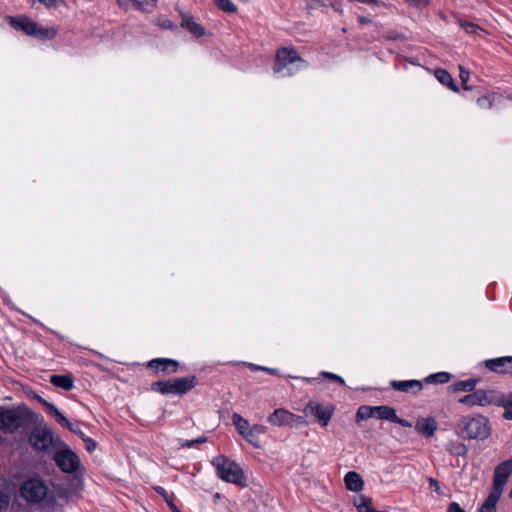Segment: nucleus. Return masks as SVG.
Instances as JSON below:
<instances>
[{
    "label": "nucleus",
    "instance_id": "nucleus-7",
    "mask_svg": "<svg viewBox=\"0 0 512 512\" xmlns=\"http://www.w3.org/2000/svg\"><path fill=\"white\" fill-rule=\"evenodd\" d=\"M21 495L32 503H39L49 495L46 484L39 478H31L21 486Z\"/></svg>",
    "mask_w": 512,
    "mask_h": 512
},
{
    "label": "nucleus",
    "instance_id": "nucleus-42",
    "mask_svg": "<svg viewBox=\"0 0 512 512\" xmlns=\"http://www.w3.org/2000/svg\"><path fill=\"white\" fill-rule=\"evenodd\" d=\"M448 512H465L458 503L451 502L448 506Z\"/></svg>",
    "mask_w": 512,
    "mask_h": 512
},
{
    "label": "nucleus",
    "instance_id": "nucleus-11",
    "mask_svg": "<svg viewBox=\"0 0 512 512\" xmlns=\"http://www.w3.org/2000/svg\"><path fill=\"white\" fill-rule=\"evenodd\" d=\"M511 473L512 462L510 460H506L500 463L495 469L493 478V488L490 493H496L497 496H501L503 488Z\"/></svg>",
    "mask_w": 512,
    "mask_h": 512
},
{
    "label": "nucleus",
    "instance_id": "nucleus-49",
    "mask_svg": "<svg viewBox=\"0 0 512 512\" xmlns=\"http://www.w3.org/2000/svg\"><path fill=\"white\" fill-rule=\"evenodd\" d=\"M358 21L360 24H367V23H370L371 20L369 18H366V17H362V16H359L358 17Z\"/></svg>",
    "mask_w": 512,
    "mask_h": 512
},
{
    "label": "nucleus",
    "instance_id": "nucleus-15",
    "mask_svg": "<svg viewBox=\"0 0 512 512\" xmlns=\"http://www.w3.org/2000/svg\"><path fill=\"white\" fill-rule=\"evenodd\" d=\"M415 429L425 437H432L437 429V424L432 418H419L416 421Z\"/></svg>",
    "mask_w": 512,
    "mask_h": 512
},
{
    "label": "nucleus",
    "instance_id": "nucleus-39",
    "mask_svg": "<svg viewBox=\"0 0 512 512\" xmlns=\"http://www.w3.org/2000/svg\"><path fill=\"white\" fill-rule=\"evenodd\" d=\"M84 442H85V447H86L87 451L93 452L96 449L97 444L93 439L88 437V438L84 439Z\"/></svg>",
    "mask_w": 512,
    "mask_h": 512
},
{
    "label": "nucleus",
    "instance_id": "nucleus-45",
    "mask_svg": "<svg viewBox=\"0 0 512 512\" xmlns=\"http://www.w3.org/2000/svg\"><path fill=\"white\" fill-rule=\"evenodd\" d=\"M250 367H251L252 369H255V370H263V371H268V372H270V373L275 372V370H274V369L265 368V367H261V366H256V365H254V364H251V365H250Z\"/></svg>",
    "mask_w": 512,
    "mask_h": 512
},
{
    "label": "nucleus",
    "instance_id": "nucleus-53",
    "mask_svg": "<svg viewBox=\"0 0 512 512\" xmlns=\"http://www.w3.org/2000/svg\"><path fill=\"white\" fill-rule=\"evenodd\" d=\"M465 454V451L459 450L458 455Z\"/></svg>",
    "mask_w": 512,
    "mask_h": 512
},
{
    "label": "nucleus",
    "instance_id": "nucleus-29",
    "mask_svg": "<svg viewBox=\"0 0 512 512\" xmlns=\"http://www.w3.org/2000/svg\"><path fill=\"white\" fill-rule=\"evenodd\" d=\"M451 379V375L447 372H438L435 374H431L425 378V382L427 383H435V384H444L449 382Z\"/></svg>",
    "mask_w": 512,
    "mask_h": 512
},
{
    "label": "nucleus",
    "instance_id": "nucleus-18",
    "mask_svg": "<svg viewBox=\"0 0 512 512\" xmlns=\"http://www.w3.org/2000/svg\"><path fill=\"white\" fill-rule=\"evenodd\" d=\"M289 411L284 408H279L274 410L272 414L269 415L267 421L277 427L281 426H289Z\"/></svg>",
    "mask_w": 512,
    "mask_h": 512
},
{
    "label": "nucleus",
    "instance_id": "nucleus-19",
    "mask_svg": "<svg viewBox=\"0 0 512 512\" xmlns=\"http://www.w3.org/2000/svg\"><path fill=\"white\" fill-rule=\"evenodd\" d=\"M344 481L346 488L350 491L358 492L363 489L364 481L357 472H348L344 477Z\"/></svg>",
    "mask_w": 512,
    "mask_h": 512
},
{
    "label": "nucleus",
    "instance_id": "nucleus-33",
    "mask_svg": "<svg viewBox=\"0 0 512 512\" xmlns=\"http://www.w3.org/2000/svg\"><path fill=\"white\" fill-rule=\"evenodd\" d=\"M460 26L469 34H474L479 32H482L483 30L477 26L476 24L468 21H460Z\"/></svg>",
    "mask_w": 512,
    "mask_h": 512
},
{
    "label": "nucleus",
    "instance_id": "nucleus-32",
    "mask_svg": "<svg viewBox=\"0 0 512 512\" xmlns=\"http://www.w3.org/2000/svg\"><path fill=\"white\" fill-rule=\"evenodd\" d=\"M155 490L164 497L166 503L168 504V506H169V508L171 509L172 512H181L176 507V505L172 502V500L170 499L169 494L167 493V491L164 488L156 487Z\"/></svg>",
    "mask_w": 512,
    "mask_h": 512
},
{
    "label": "nucleus",
    "instance_id": "nucleus-5",
    "mask_svg": "<svg viewBox=\"0 0 512 512\" xmlns=\"http://www.w3.org/2000/svg\"><path fill=\"white\" fill-rule=\"evenodd\" d=\"M219 478L226 482L239 484L243 478V472L238 464L225 456H218L212 461Z\"/></svg>",
    "mask_w": 512,
    "mask_h": 512
},
{
    "label": "nucleus",
    "instance_id": "nucleus-27",
    "mask_svg": "<svg viewBox=\"0 0 512 512\" xmlns=\"http://www.w3.org/2000/svg\"><path fill=\"white\" fill-rule=\"evenodd\" d=\"M375 406H360L356 413V421H363L375 417Z\"/></svg>",
    "mask_w": 512,
    "mask_h": 512
},
{
    "label": "nucleus",
    "instance_id": "nucleus-24",
    "mask_svg": "<svg viewBox=\"0 0 512 512\" xmlns=\"http://www.w3.org/2000/svg\"><path fill=\"white\" fill-rule=\"evenodd\" d=\"M435 76L440 83L449 87L453 91H457L458 88L454 85L453 78L451 75L444 69H436Z\"/></svg>",
    "mask_w": 512,
    "mask_h": 512
},
{
    "label": "nucleus",
    "instance_id": "nucleus-55",
    "mask_svg": "<svg viewBox=\"0 0 512 512\" xmlns=\"http://www.w3.org/2000/svg\"><path fill=\"white\" fill-rule=\"evenodd\" d=\"M509 460L512 462V458H511V459H509Z\"/></svg>",
    "mask_w": 512,
    "mask_h": 512
},
{
    "label": "nucleus",
    "instance_id": "nucleus-37",
    "mask_svg": "<svg viewBox=\"0 0 512 512\" xmlns=\"http://www.w3.org/2000/svg\"><path fill=\"white\" fill-rule=\"evenodd\" d=\"M404 2L408 3L411 6L422 8L428 5L427 0H404Z\"/></svg>",
    "mask_w": 512,
    "mask_h": 512
},
{
    "label": "nucleus",
    "instance_id": "nucleus-21",
    "mask_svg": "<svg viewBox=\"0 0 512 512\" xmlns=\"http://www.w3.org/2000/svg\"><path fill=\"white\" fill-rule=\"evenodd\" d=\"M50 382L54 386L64 390H71L74 386V379L70 375H52Z\"/></svg>",
    "mask_w": 512,
    "mask_h": 512
},
{
    "label": "nucleus",
    "instance_id": "nucleus-17",
    "mask_svg": "<svg viewBox=\"0 0 512 512\" xmlns=\"http://www.w3.org/2000/svg\"><path fill=\"white\" fill-rule=\"evenodd\" d=\"M496 397L498 398V403H494L495 406H501L504 408L503 417L506 420H512V393H501L496 391Z\"/></svg>",
    "mask_w": 512,
    "mask_h": 512
},
{
    "label": "nucleus",
    "instance_id": "nucleus-10",
    "mask_svg": "<svg viewBox=\"0 0 512 512\" xmlns=\"http://www.w3.org/2000/svg\"><path fill=\"white\" fill-rule=\"evenodd\" d=\"M54 460L61 471L68 474H73L81 468L79 457L69 448L57 451Z\"/></svg>",
    "mask_w": 512,
    "mask_h": 512
},
{
    "label": "nucleus",
    "instance_id": "nucleus-46",
    "mask_svg": "<svg viewBox=\"0 0 512 512\" xmlns=\"http://www.w3.org/2000/svg\"><path fill=\"white\" fill-rule=\"evenodd\" d=\"M193 442H194L195 444L205 443V442H207V437H205V436H201V437H199V438L193 439Z\"/></svg>",
    "mask_w": 512,
    "mask_h": 512
},
{
    "label": "nucleus",
    "instance_id": "nucleus-54",
    "mask_svg": "<svg viewBox=\"0 0 512 512\" xmlns=\"http://www.w3.org/2000/svg\"><path fill=\"white\" fill-rule=\"evenodd\" d=\"M465 454V451L459 450L458 455Z\"/></svg>",
    "mask_w": 512,
    "mask_h": 512
},
{
    "label": "nucleus",
    "instance_id": "nucleus-22",
    "mask_svg": "<svg viewBox=\"0 0 512 512\" xmlns=\"http://www.w3.org/2000/svg\"><path fill=\"white\" fill-rule=\"evenodd\" d=\"M44 407L47 409V411H48V413H49L50 415H52L53 417H55L56 421H57L60 425H62V426H64V427L68 428L69 430H73V426H72V424H71V423L67 420V418H66V417H65V416H64V415H63V414H62V413L57 409V407H56L54 404H52V403L48 402V403H46V404H45V406H44Z\"/></svg>",
    "mask_w": 512,
    "mask_h": 512
},
{
    "label": "nucleus",
    "instance_id": "nucleus-14",
    "mask_svg": "<svg viewBox=\"0 0 512 512\" xmlns=\"http://www.w3.org/2000/svg\"><path fill=\"white\" fill-rule=\"evenodd\" d=\"M393 389L405 393H418L422 390V382L419 380H393L391 381Z\"/></svg>",
    "mask_w": 512,
    "mask_h": 512
},
{
    "label": "nucleus",
    "instance_id": "nucleus-35",
    "mask_svg": "<svg viewBox=\"0 0 512 512\" xmlns=\"http://www.w3.org/2000/svg\"><path fill=\"white\" fill-rule=\"evenodd\" d=\"M321 375L325 378H328V379H331V380H334V381H337L339 382L341 385H344L345 384V381L342 377L334 374V373H331V372H326V371H323L321 372Z\"/></svg>",
    "mask_w": 512,
    "mask_h": 512
},
{
    "label": "nucleus",
    "instance_id": "nucleus-16",
    "mask_svg": "<svg viewBox=\"0 0 512 512\" xmlns=\"http://www.w3.org/2000/svg\"><path fill=\"white\" fill-rule=\"evenodd\" d=\"M233 425L236 427L237 431L250 443L254 444L251 439V431L250 425L246 419H244L241 415L234 413L232 416Z\"/></svg>",
    "mask_w": 512,
    "mask_h": 512
},
{
    "label": "nucleus",
    "instance_id": "nucleus-13",
    "mask_svg": "<svg viewBox=\"0 0 512 512\" xmlns=\"http://www.w3.org/2000/svg\"><path fill=\"white\" fill-rule=\"evenodd\" d=\"M486 367L494 372L512 374V357H500L486 360Z\"/></svg>",
    "mask_w": 512,
    "mask_h": 512
},
{
    "label": "nucleus",
    "instance_id": "nucleus-30",
    "mask_svg": "<svg viewBox=\"0 0 512 512\" xmlns=\"http://www.w3.org/2000/svg\"><path fill=\"white\" fill-rule=\"evenodd\" d=\"M134 7L140 11L152 12L156 7V0H134Z\"/></svg>",
    "mask_w": 512,
    "mask_h": 512
},
{
    "label": "nucleus",
    "instance_id": "nucleus-3",
    "mask_svg": "<svg viewBox=\"0 0 512 512\" xmlns=\"http://www.w3.org/2000/svg\"><path fill=\"white\" fill-rule=\"evenodd\" d=\"M9 23L15 29L41 40L53 39L58 33V28L39 26L35 21L26 16L9 17Z\"/></svg>",
    "mask_w": 512,
    "mask_h": 512
},
{
    "label": "nucleus",
    "instance_id": "nucleus-48",
    "mask_svg": "<svg viewBox=\"0 0 512 512\" xmlns=\"http://www.w3.org/2000/svg\"><path fill=\"white\" fill-rule=\"evenodd\" d=\"M34 398L39 402L41 403L43 406H45L46 403H48L47 400H45L44 398H42L41 396L35 394L34 395Z\"/></svg>",
    "mask_w": 512,
    "mask_h": 512
},
{
    "label": "nucleus",
    "instance_id": "nucleus-44",
    "mask_svg": "<svg viewBox=\"0 0 512 512\" xmlns=\"http://www.w3.org/2000/svg\"><path fill=\"white\" fill-rule=\"evenodd\" d=\"M393 422H394V423H397V424H399V425H401V426H403V427H411V426H412L410 422H408V421H407V420H405V419H401V418H399L398 416H397V419H396V420H394Z\"/></svg>",
    "mask_w": 512,
    "mask_h": 512
},
{
    "label": "nucleus",
    "instance_id": "nucleus-23",
    "mask_svg": "<svg viewBox=\"0 0 512 512\" xmlns=\"http://www.w3.org/2000/svg\"><path fill=\"white\" fill-rule=\"evenodd\" d=\"M478 382V379L470 378L454 383L452 388L454 392H473Z\"/></svg>",
    "mask_w": 512,
    "mask_h": 512
},
{
    "label": "nucleus",
    "instance_id": "nucleus-8",
    "mask_svg": "<svg viewBox=\"0 0 512 512\" xmlns=\"http://www.w3.org/2000/svg\"><path fill=\"white\" fill-rule=\"evenodd\" d=\"M498 398L496 397V390H484L478 389L474 390L472 393L465 395L464 397L459 399V403L463 404L469 408L474 406H491L494 403H498Z\"/></svg>",
    "mask_w": 512,
    "mask_h": 512
},
{
    "label": "nucleus",
    "instance_id": "nucleus-40",
    "mask_svg": "<svg viewBox=\"0 0 512 512\" xmlns=\"http://www.w3.org/2000/svg\"><path fill=\"white\" fill-rule=\"evenodd\" d=\"M9 505V497L4 493L0 492V511L7 508Z\"/></svg>",
    "mask_w": 512,
    "mask_h": 512
},
{
    "label": "nucleus",
    "instance_id": "nucleus-26",
    "mask_svg": "<svg viewBox=\"0 0 512 512\" xmlns=\"http://www.w3.org/2000/svg\"><path fill=\"white\" fill-rule=\"evenodd\" d=\"M182 25L186 27L195 37H201L204 35V29L198 23H196L193 18L184 17Z\"/></svg>",
    "mask_w": 512,
    "mask_h": 512
},
{
    "label": "nucleus",
    "instance_id": "nucleus-51",
    "mask_svg": "<svg viewBox=\"0 0 512 512\" xmlns=\"http://www.w3.org/2000/svg\"><path fill=\"white\" fill-rule=\"evenodd\" d=\"M459 448H460L461 450H463V451H465V450H466V448H465V446H464V445H461Z\"/></svg>",
    "mask_w": 512,
    "mask_h": 512
},
{
    "label": "nucleus",
    "instance_id": "nucleus-2",
    "mask_svg": "<svg viewBox=\"0 0 512 512\" xmlns=\"http://www.w3.org/2000/svg\"><path fill=\"white\" fill-rule=\"evenodd\" d=\"M31 411L25 406L0 411V429L5 433H14L28 425Z\"/></svg>",
    "mask_w": 512,
    "mask_h": 512
},
{
    "label": "nucleus",
    "instance_id": "nucleus-28",
    "mask_svg": "<svg viewBox=\"0 0 512 512\" xmlns=\"http://www.w3.org/2000/svg\"><path fill=\"white\" fill-rule=\"evenodd\" d=\"M499 498L500 496H497L496 493H490L479 512H496V504Z\"/></svg>",
    "mask_w": 512,
    "mask_h": 512
},
{
    "label": "nucleus",
    "instance_id": "nucleus-34",
    "mask_svg": "<svg viewBox=\"0 0 512 512\" xmlns=\"http://www.w3.org/2000/svg\"><path fill=\"white\" fill-rule=\"evenodd\" d=\"M41 4H43L48 9H56L61 5L65 4L64 0H38Z\"/></svg>",
    "mask_w": 512,
    "mask_h": 512
},
{
    "label": "nucleus",
    "instance_id": "nucleus-52",
    "mask_svg": "<svg viewBox=\"0 0 512 512\" xmlns=\"http://www.w3.org/2000/svg\"><path fill=\"white\" fill-rule=\"evenodd\" d=\"M465 454V451L459 450L458 455Z\"/></svg>",
    "mask_w": 512,
    "mask_h": 512
},
{
    "label": "nucleus",
    "instance_id": "nucleus-41",
    "mask_svg": "<svg viewBox=\"0 0 512 512\" xmlns=\"http://www.w3.org/2000/svg\"><path fill=\"white\" fill-rule=\"evenodd\" d=\"M428 482H429L430 486H431V487H432V488H433V489H434L438 494H440V493H441V491H440V484H439V482H438L436 479H434V478L430 477V478H428Z\"/></svg>",
    "mask_w": 512,
    "mask_h": 512
},
{
    "label": "nucleus",
    "instance_id": "nucleus-9",
    "mask_svg": "<svg viewBox=\"0 0 512 512\" xmlns=\"http://www.w3.org/2000/svg\"><path fill=\"white\" fill-rule=\"evenodd\" d=\"M334 410L332 404L324 405L316 401H310L304 407L303 412L306 416L314 417L323 427H326L334 414Z\"/></svg>",
    "mask_w": 512,
    "mask_h": 512
},
{
    "label": "nucleus",
    "instance_id": "nucleus-36",
    "mask_svg": "<svg viewBox=\"0 0 512 512\" xmlns=\"http://www.w3.org/2000/svg\"><path fill=\"white\" fill-rule=\"evenodd\" d=\"M251 431V439L253 440L254 436L262 435L265 432V427L262 425H254L250 427Z\"/></svg>",
    "mask_w": 512,
    "mask_h": 512
},
{
    "label": "nucleus",
    "instance_id": "nucleus-43",
    "mask_svg": "<svg viewBox=\"0 0 512 512\" xmlns=\"http://www.w3.org/2000/svg\"><path fill=\"white\" fill-rule=\"evenodd\" d=\"M117 3L124 9H128L130 5L134 7V0H117Z\"/></svg>",
    "mask_w": 512,
    "mask_h": 512
},
{
    "label": "nucleus",
    "instance_id": "nucleus-31",
    "mask_svg": "<svg viewBox=\"0 0 512 512\" xmlns=\"http://www.w3.org/2000/svg\"><path fill=\"white\" fill-rule=\"evenodd\" d=\"M289 426L290 427H304L307 425V421L304 417L293 414L289 411Z\"/></svg>",
    "mask_w": 512,
    "mask_h": 512
},
{
    "label": "nucleus",
    "instance_id": "nucleus-1",
    "mask_svg": "<svg viewBox=\"0 0 512 512\" xmlns=\"http://www.w3.org/2000/svg\"><path fill=\"white\" fill-rule=\"evenodd\" d=\"M457 433L463 439L485 440L490 435L489 420L480 414L462 416L457 423Z\"/></svg>",
    "mask_w": 512,
    "mask_h": 512
},
{
    "label": "nucleus",
    "instance_id": "nucleus-12",
    "mask_svg": "<svg viewBox=\"0 0 512 512\" xmlns=\"http://www.w3.org/2000/svg\"><path fill=\"white\" fill-rule=\"evenodd\" d=\"M30 443L38 451H48L53 444V436L47 429H35L30 435Z\"/></svg>",
    "mask_w": 512,
    "mask_h": 512
},
{
    "label": "nucleus",
    "instance_id": "nucleus-6",
    "mask_svg": "<svg viewBox=\"0 0 512 512\" xmlns=\"http://www.w3.org/2000/svg\"><path fill=\"white\" fill-rule=\"evenodd\" d=\"M195 377L175 378L167 381H157L152 384V390L162 394H184L195 385Z\"/></svg>",
    "mask_w": 512,
    "mask_h": 512
},
{
    "label": "nucleus",
    "instance_id": "nucleus-20",
    "mask_svg": "<svg viewBox=\"0 0 512 512\" xmlns=\"http://www.w3.org/2000/svg\"><path fill=\"white\" fill-rule=\"evenodd\" d=\"M375 417L382 420L393 422L397 419L396 410L387 405L375 406Z\"/></svg>",
    "mask_w": 512,
    "mask_h": 512
},
{
    "label": "nucleus",
    "instance_id": "nucleus-4",
    "mask_svg": "<svg viewBox=\"0 0 512 512\" xmlns=\"http://www.w3.org/2000/svg\"><path fill=\"white\" fill-rule=\"evenodd\" d=\"M297 64V70L304 68L305 61L297 54L294 48L283 47L277 51L276 61L273 67L275 73H280L282 76H290L293 71L289 68L290 65Z\"/></svg>",
    "mask_w": 512,
    "mask_h": 512
},
{
    "label": "nucleus",
    "instance_id": "nucleus-25",
    "mask_svg": "<svg viewBox=\"0 0 512 512\" xmlns=\"http://www.w3.org/2000/svg\"><path fill=\"white\" fill-rule=\"evenodd\" d=\"M149 366L161 371H166L170 367H173V372H175L177 362L170 359H155L150 361Z\"/></svg>",
    "mask_w": 512,
    "mask_h": 512
},
{
    "label": "nucleus",
    "instance_id": "nucleus-50",
    "mask_svg": "<svg viewBox=\"0 0 512 512\" xmlns=\"http://www.w3.org/2000/svg\"><path fill=\"white\" fill-rule=\"evenodd\" d=\"M71 431H72V432H74V433H76L77 435H79L83 440H84V439H86V438L84 437V434H83L81 431H79V430L75 429L74 427H73V430H71Z\"/></svg>",
    "mask_w": 512,
    "mask_h": 512
},
{
    "label": "nucleus",
    "instance_id": "nucleus-47",
    "mask_svg": "<svg viewBox=\"0 0 512 512\" xmlns=\"http://www.w3.org/2000/svg\"><path fill=\"white\" fill-rule=\"evenodd\" d=\"M194 444L195 443L193 442V440H186L181 443V446L184 448H189V447L193 446Z\"/></svg>",
    "mask_w": 512,
    "mask_h": 512
},
{
    "label": "nucleus",
    "instance_id": "nucleus-38",
    "mask_svg": "<svg viewBox=\"0 0 512 512\" xmlns=\"http://www.w3.org/2000/svg\"><path fill=\"white\" fill-rule=\"evenodd\" d=\"M459 77L463 84H466L469 79V71L464 69L463 67H459Z\"/></svg>",
    "mask_w": 512,
    "mask_h": 512
}]
</instances>
